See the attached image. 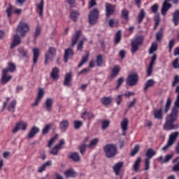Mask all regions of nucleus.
Wrapping results in <instances>:
<instances>
[{
	"label": "nucleus",
	"mask_w": 179,
	"mask_h": 179,
	"mask_svg": "<svg viewBox=\"0 0 179 179\" xmlns=\"http://www.w3.org/2000/svg\"><path fill=\"white\" fill-rule=\"evenodd\" d=\"M179 96H176V99L174 102V107L172 108L171 112L166 116V124L164 129L166 131H171L173 129H178L179 124H176L175 122L178 120V114L179 112Z\"/></svg>",
	"instance_id": "nucleus-1"
},
{
	"label": "nucleus",
	"mask_w": 179,
	"mask_h": 179,
	"mask_svg": "<svg viewBox=\"0 0 179 179\" xmlns=\"http://www.w3.org/2000/svg\"><path fill=\"white\" fill-rule=\"evenodd\" d=\"M103 152L105 154V156L108 158H113L115 156H117L118 151H117V147L115 144H106L103 147Z\"/></svg>",
	"instance_id": "nucleus-2"
},
{
	"label": "nucleus",
	"mask_w": 179,
	"mask_h": 179,
	"mask_svg": "<svg viewBox=\"0 0 179 179\" xmlns=\"http://www.w3.org/2000/svg\"><path fill=\"white\" fill-rule=\"evenodd\" d=\"M16 31L20 34L21 37H24L26 34L29 31V24L27 22L21 21Z\"/></svg>",
	"instance_id": "nucleus-3"
},
{
	"label": "nucleus",
	"mask_w": 179,
	"mask_h": 179,
	"mask_svg": "<svg viewBox=\"0 0 179 179\" xmlns=\"http://www.w3.org/2000/svg\"><path fill=\"white\" fill-rule=\"evenodd\" d=\"M144 37L143 36H138L136 37V39H134L131 43V53L135 54L136 52L138 50L139 45H142L143 43Z\"/></svg>",
	"instance_id": "nucleus-4"
},
{
	"label": "nucleus",
	"mask_w": 179,
	"mask_h": 179,
	"mask_svg": "<svg viewBox=\"0 0 179 179\" xmlns=\"http://www.w3.org/2000/svg\"><path fill=\"white\" fill-rule=\"evenodd\" d=\"M178 136H179L178 131L172 133L169 138V141L167 142L166 145H165L164 148H162V150L166 151L169 148V147L174 145Z\"/></svg>",
	"instance_id": "nucleus-5"
},
{
	"label": "nucleus",
	"mask_w": 179,
	"mask_h": 179,
	"mask_svg": "<svg viewBox=\"0 0 179 179\" xmlns=\"http://www.w3.org/2000/svg\"><path fill=\"white\" fill-rule=\"evenodd\" d=\"M99 19V10L95 8L90 11L89 15V22L91 24H95Z\"/></svg>",
	"instance_id": "nucleus-6"
},
{
	"label": "nucleus",
	"mask_w": 179,
	"mask_h": 179,
	"mask_svg": "<svg viewBox=\"0 0 179 179\" xmlns=\"http://www.w3.org/2000/svg\"><path fill=\"white\" fill-rule=\"evenodd\" d=\"M138 80V74L136 73H131L129 75L127 78V84L129 86H134L136 84Z\"/></svg>",
	"instance_id": "nucleus-7"
},
{
	"label": "nucleus",
	"mask_w": 179,
	"mask_h": 179,
	"mask_svg": "<svg viewBox=\"0 0 179 179\" xmlns=\"http://www.w3.org/2000/svg\"><path fill=\"white\" fill-rule=\"evenodd\" d=\"M56 55V49L55 48H49L48 51L45 55V64H47L50 59Z\"/></svg>",
	"instance_id": "nucleus-8"
},
{
	"label": "nucleus",
	"mask_w": 179,
	"mask_h": 179,
	"mask_svg": "<svg viewBox=\"0 0 179 179\" xmlns=\"http://www.w3.org/2000/svg\"><path fill=\"white\" fill-rule=\"evenodd\" d=\"M22 129V131H26L27 129V124L24 122H20L17 123L15 128L13 129L12 132L15 134L17 131Z\"/></svg>",
	"instance_id": "nucleus-9"
},
{
	"label": "nucleus",
	"mask_w": 179,
	"mask_h": 179,
	"mask_svg": "<svg viewBox=\"0 0 179 179\" xmlns=\"http://www.w3.org/2000/svg\"><path fill=\"white\" fill-rule=\"evenodd\" d=\"M6 70H3L2 71V78L1 80V83L2 85L8 83L11 79H13L12 75H8V73L6 72Z\"/></svg>",
	"instance_id": "nucleus-10"
},
{
	"label": "nucleus",
	"mask_w": 179,
	"mask_h": 179,
	"mask_svg": "<svg viewBox=\"0 0 179 179\" xmlns=\"http://www.w3.org/2000/svg\"><path fill=\"white\" fill-rule=\"evenodd\" d=\"M75 52H73V49L71 48H66L64 50V61L65 63H67L69 59L71 58Z\"/></svg>",
	"instance_id": "nucleus-11"
},
{
	"label": "nucleus",
	"mask_w": 179,
	"mask_h": 179,
	"mask_svg": "<svg viewBox=\"0 0 179 179\" xmlns=\"http://www.w3.org/2000/svg\"><path fill=\"white\" fill-rule=\"evenodd\" d=\"M21 43H22V38H20V35H19L18 34H16L13 36V41L10 45V49L14 48Z\"/></svg>",
	"instance_id": "nucleus-12"
},
{
	"label": "nucleus",
	"mask_w": 179,
	"mask_h": 179,
	"mask_svg": "<svg viewBox=\"0 0 179 179\" xmlns=\"http://www.w3.org/2000/svg\"><path fill=\"white\" fill-rule=\"evenodd\" d=\"M153 116L156 120H163L164 118V108L155 109L153 110Z\"/></svg>",
	"instance_id": "nucleus-13"
},
{
	"label": "nucleus",
	"mask_w": 179,
	"mask_h": 179,
	"mask_svg": "<svg viewBox=\"0 0 179 179\" xmlns=\"http://www.w3.org/2000/svg\"><path fill=\"white\" fill-rule=\"evenodd\" d=\"M44 96V90L43 88H39L38 91L37 98L34 103H32V106H36L38 105L40 101L43 99Z\"/></svg>",
	"instance_id": "nucleus-14"
},
{
	"label": "nucleus",
	"mask_w": 179,
	"mask_h": 179,
	"mask_svg": "<svg viewBox=\"0 0 179 179\" xmlns=\"http://www.w3.org/2000/svg\"><path fill=\"white\" fill-rule=\"evenodd\" d=\"M106 17H109L115 12V6H113L110 3H106Z\"/></svg>",
	"instance_id": "nucleus-15"
},
{
	"label": "nucleus",
	"mask_w": 179,
	"mask_h": 179,
	"mask_svg": "<svg viewBox=\"0 0 179 179\" xmlns=\"http://www.w3.org/2000/svg\"><path fill=\"white\" fill-rule=\"evenodd\" d=\"M171 0H165L162 8V15H165L166 12L172 7V5L169 3Z\"/></svg>",
	"instance_id": "nucleus-16"
},
{
	"label": "nucleus",
	"mask_w": 179,
	"mask_h": 179,
	"mask_svg": "<svg viewBox=\"0 0 179 179\" xmlns=\"http://www.w3.org/2000/svg\"><path fill=\"white\" fill-rule=\"evenodd\" d=\"M69 127V122L67 120H63L59 123V129L61 130L62 132H66V131L68 129Z\"/></svg>",
	"instance_id": "nucleus-17"
},
{
	"label": "nucleus",
	"mask_w": 179,
	"mask_h": 179,
	"mask_svg": "<svg viewBox=\"0 0 179 179\" xmlns=\"http://www.w3.org/2000/svg\"><path fill=\"white\" fill-rule=\"evenodd\" d=\"M39 132H40V129L37 126H34L31 129V130L28 134V138L29 139H31V138H34V136H36V135L37 134H38Z\"/></svg>",
	"instance_id": "nucleus-18"
},
{
	"label": "nucleus",
	"mask_w": 179,
	"mask_h": 179,
	"mask_svg": "<svg viewBox=\"0 0 179 179\" xmlns=\"http://www.w3.org/2000/svg\"><path fill=\"white\" fill-rule=\"evenodd\" d=\"M82 35V31L78 30L76 31L74 35H73L71 42H72V46H75L76 45L80 36Z\"/></svg>",
	"instance_id": "nucleus-19"
},
{
	"label": "nucleus",
	"mask_w": 179,
	"mask_h": 179,
	"mask_svg": "<svg viewBox=\"0 0 179 179\" xmlns=\"http://www.w3.org/2000/svg\"><path fill=\"white\" fill-rule=\"evenodd\" d=\"M129 122L128 121V120L127 118H124L123 120H122L121 123H120V127L122 131V134L124 136L126 135V131H127L128 129V123Z\"/></svg>",
	"instance_id": "nucleus-20"
},
{
	"label": "nucleus",
	"mask_w": 179,
	"mask_h": 179,
	"mask_svg": "<svg viewBox=\"0 0 179 179\" xmlns=\"http://www.w3.org/2000/svg\"><path fill=\"white\" fill-rule=\"evenodd\" d=\"M33 51V54H34V57H33V63L34 64H37L38 62V59L39 57V55H40V49L38 48H34L32 49Z\"/></svg>",
	"instance_id": "nucleus-21"
},
{
	"label": "nucleus",
	"mask_w": 179,
	"mask_h": 179,
	"mask_svg": "<svg viewBox=\"0 0 179 179\" xmlns=\"http://www.w3.org/2000/svg\"><path fill=\"white\" fill-rule=\"evenodd\" d=\"M124 166L123 162H118L117 164H115L113 166V171L116 176H119L121 171L122 168Z\"/></svg>",
	"instance_id": "nucleus-22"
},
{
	"label": "nucleus",
	"mask_w": 179,
	"mask_h": 179,
	"mask_svg": "<svg viewBox=\"0 0 179 179\" xmlns=\"http://www.w3.org/2000/svg\"><path fill=\"white\" fill-rule=\"evenodd\" d=\"M64 175L65 176L66 178H75L77 176V172L75 171V170L71 169L69 170H66L64 173Z\"/></svg>",
	"instance_id": "nucleus-23"
},
{
	"label": "nucleus",
	"mask_w": 179,
	"mask_h": 179,
	"mask_svg": "<svg viewBox=\"0 0 179 179\" xmlns=\"http://www.w3.org/2000/svg\"><path fill=\"white\" fill-rule=\"evenodd\" d=\"M36 11L38 12L39 16H43V8H44V1L41 0V3L36 4Z\"/></svg>",
	"instance_id": "nucleus-24"
},
{
	"label": "nucleus",
	"mask_w": 179,
	"mask_h": 179,
	"mask_svg": "<svg viewBox=\"0 0 179 179\" xmlns=\"http://www.w3.org/2000/svg\"><path fill=\"white\" fill-rule=\"evenodd\" d=\"M53 102L54 100L52 98H47L45 101V108L48 112H50L52 110Z\"/></svg>",
	"instance_id": "nucleus-25"
},
{
	"label": "nucleus",
	"mask_w": 179,
	"mask_h": 179,
	"mask_svg": "<svg viewBox=\"0 0 179 179\" xmlns=\"http://www.w3.org/2000/svg\"><path fill=\"white\" fill-rule=\"evenodd\" d=\"M173 22L174 26L179 24V10H176L173 13Z\"/></svg>",
	"instance_id": "nucleus-26"
},
{
	"label": "nucleus",
	"mask_w": 179,
	"mask_h": 179,
	"mask_svg": "<svg viewBox=\"0 0 179 179\" xmlns=\"http://www.w3.org/2000/svg\"><path fill=\"white\" fill-rule=\"evenodd\" d=\"M59 71L57 67L52 69L50 73V77L53 80H57V79L59 78Z\"/></svg>",
	"instance_id": "nucleus-27"
},
{
	"label": "nucleus",
	"mask_w": 179,
	"mask_h": 179,
	"mask_svg": "<svg viewBox=\"0 0 179 179\" xmlns=\"http://www.w3.org/2000/svg\"><path fill=\"white\" fill-rule=\"evenodd\" d=\"M52 164V161H48L46 163L43 164L42 166H39L38 168V172L42 173L43 171H45V168L48 166H51Z\"/></svg>",
	"instance_id": "nucleus-28"
},
{
	"label": "nucleus",
	"mask_w": 179,
	"mask_h": 179,
	"mask_svg": "<svg viewBox=\"0 0 179 179\" xmlns=\"http://www.w3.org/2000/svg\"><path fill=\"white\" fill-rule=\"evenodd\" d=\"M172 158H173V155H168L166 156V157H164L163 156H159V160L161 164H166Z\"/></svg>",
	"instance_id": "nucleus-29"
},
{
	"label": "nucleus",
	"mask_w": 179,
	"mask_h": 179,
	"mask_svg": "<svg viewBox=\"0 0 179 179\" xmlns=\"http://www.w3.org/2000/svg\"><path fill=\"white\" fill-rule=\"evenodd\" d=\"M156 155V151H154L152 148L147 150L145 152L146 159L150 160L152 157H153Z\"/></svg>",
	"instance_id": "nucleus-30"
},
{
	"label": "nucleus",
	"mask_w": 179,
	"mask_h": 179,
	"mask_svg": "<svg viewBox=\"0 0 179 179\" xmlns=\"http://www.w3.org/2000/svg\"><path fill=\"white\" fill-rule=\"evenodd\" d=\"M3 70H6V73H8V72L14 73L16 71V65L14 63L9 62L8 64V68Z\"/></svg>",
	"instance_id": "nucleus-31"
},
{
	"label": "nucleus",
	"mask_w": 179,
	"mask_h": 179,
	"mask_svg": "<svg viewBox=\"0 0 179 179\" xmlns=\"http://www.w3.org/2000/svg\"><path fill=\"white\" fill-rule=\"evenodd\" d=\"M87 61H89V52H86V54L85 56H83V58L81 59V62L78 64V68H81Z\"/></svg>",
	"instance_id": "nucleus-32"
},
{
	"label": "nucleus",
	"mask_w": 179,
	"mask_h": 179,
	"mask_svg": "<svg viewBox=\"0 0 179 179\" xmlns=\"http://www.w3.org/2000/svg\"><path fill=\"white\" fill-rule=\"evenodd\" d=\"M18 52L20 55H22L24 58H28L29 57V53L28 51L24 48H19Z\"/></svg>",
	"instance_id": "nucleus-33"
},
{
	"label": "nucleus",
	"mask_w": 179,
	"mask_h": 179,
	"mask_svg": "<svg viewBox=\"0 0 179 179\" xmlns=\"http://www.w3.org/2000/svg\"><path fill=\"white\" fill-rule=\"evenodd\" d=\"M71 80V73H66L65 75L64 85L66 86V87H69Z\"/></svg>",
	"instance_id": "nucleus-34"
},
{
	"label": "nucleus",
	"mask_w": 179,
	"mask_h": 179,
	"mask_svg": "<svg viewBox=\"0 0 179 179\" xmlns=\"http://www.w3.org/2000/svg\"><path fill=\"white\" fill-rule=\"evenodd\" d=\"M120 71V67L119 66H115L112 71L111 78H115L117 77Z\"/></svg>",
	"instance_id": "nucleus-35"
},
{
	"label": "nucleus",
	"mask_w": 179,
	"mask_h": 179,
	"mask_svg": "<svg viewBox=\"0 0 179 179\" xmlns=\"http://www.w3.org/2000/svg\"><path fill=\"white\" fill-rule=\"evenodd\" d=\"M173 164H175L172 168L173 171H179V157L173 160Z\"/></svg>",
	"instance_id": "nucleus-36"
},
{
	"label": "nucleus",
	"mask_w": 179,
	"mask_h": 179,
	"mask_svg": "<svg viewBox=\"0 0 179 179\" xmlns=\"http://www.w3.org/2000/svg\"><path fill=\"white\" fill-rule=\"evenodd\" d=\"M16 104H17V101L15 99L13 100L10 103V105L8 106V111H10L11 113H14L15 110Z\"/></svg>",
	"instance_id": "nucleus-37"
},
{
	"label": "nucleus",
	"mask_w": 179,
	"mask_h": 179,
	"mask_svg": "<svg viewBox=\"0 0 179 179\" xmlns=\"http://www.w3.org/2000/svg\"><path fill=\"white\" fill-rule=\"evenodd\" d=\"M102 104L103 106H110L112 103V98L111 97H103L101 99Z\"/></svg>",
	"instance_id": "nucleus-38"
},
{
	"label": "nucleus",
	"mask_w": 179,
	"mask_h": 179,
	"mask_svg": "<svg viewBox=\"0 0 179 179\" xmlns=\"http://www.w3.org/2000/svg\"><path fill=\"white\" fill-rule=\"evenodd\" d=\"M121 16L124 20H128L129 19V10H128L127 8H124L122 10Z\"/></svg>",
	"instance_id": "nucleus-39"
},
{
	"label": "nucleus",
	"mask_w": 179,
	"mask_h": 179,
	"mask_svg": "<svg viewBox=\"0 0 179 179\" xmlns=\"http://www.w3.org/2000/svg\"><path fill=\"white\" fill-rule=\"evenodd\" d=\"M70 158H71L74 162H80V156L78 152H73L71 153Z\"/></svg>",
	"instance_id": "nucleus-40"
},
{
	"label": "nucleus",
	"mask_w": 179,
	"mask_h": 179,
	"mask_svg": "<svg viewBox=\"0 0 179 179\" xmlns=\"http://www.w3.org/2000/svg\"><path fill=\"white\" fill-rule=\"evenodd\" d=\"M155 85V81L152 79L148 80L145 85L144 91L146 92L148 88L152 87Z\"/></svg>",
	"instance_id": "nucleus-41"
},
{
	"label": "nucleus",
	"mask_w": 179,
	"mask_h": 179,
	"mask_svg": "<svg viewBox=\"0 0 179 179\" xmlns=\"http://www.w3.org/2000/svg\"><path fill=\"white\" fill-rule=\"evenodd\" d=\"M172 104V99L171 98H167V101L166 103V106H165V109H164V113L166 114L168 113L169 109H170V106H171Z\"/></svg>",
	"instance_id": "nucleus-42"
},
{
	"label": "nucleus",
	"mask_w": 179,
	"mask_h": 179,
	"mask_svg": "<svg viewBox=\"0 0 179 179\" xmlns=\"http://www.w3.org/2000/svg\"><path fill=\"white\" fill-rule=\"evenodd\" d=\"M158 50V44L157 43H153L150 48L149 54H153L155 52L157 51Z\"/></svg>",
	"instance_id": "nucleus-43"
},
{
	"label": "nucleus",
	"mask_w": 179,
	"mask_h": 179,
	"mask_svg": "<svg viewBox=\"0 0 179 179\" xmlns=\"http://www.w3.org/2000/svg\"><path fill=\"white\" fill-rule=\"evenodd\" d=\"M80 16V13L78 11L73 10L71 13V18L74 21L76 22L77 19Z\"/></svg>",
	"instance_id": "nucleus-44"
},
{
	"label": "nucleus",
	"mask_w": 179,
	"mask_h": 179,
	"mask_svg": "<svg viewBox=\"0 0 179 179\" xmlns=\"http://www.w3.org/2000/svg\"><path fill=\"white\" fill-rule=\"evenodd\" d=\"M141 159L138 158V159L136 160V162H134V164L133 165V169H134V171H136V172L138 171V169H139V166L141 164Z\"/></svg>",
	"instance_id": "nucleus-45"
},
{
	"label": "nucleus",
	"mask_w": 179,
	"mask_h": 179,
	"mask_svg": "<svg viewBox=\"0 0 179 179\" xmlns=\"http://www.w3.org/2000/svg\"><path fill=\"white\" fill-rule=\"evenodd\" d=\"M99 143V138L92 139L90 144L87 145V148H92V147H95Z\"/></svg>",
	"instance_id": "nucleus-46"
},
{
	"label": "nucleus",
	"mask_w": 179,
	"mask_h": 179,
	"mask_svg": "<svg viewBox=\"0 0 179 179\" xmlns=\"http://www.w3.org/2000/svg\"><path fill=\"white\" fill-rule=\"evenodd\" d=\"M85 41H87L86 38H83V39H81V41H80L79 43L78 44V46H77V50L82 52L83 48V44H84Z\"/></svg>",
	"instance_id": "nucleus-47"
},
{
	"label": "nucleus",
	"mask_w": 179,
	"mask_h": 179,
	"mask_svg": "<svg viewBox=\"0 0 179 179\" xmlns=\"http://www.w3.org/2000/svg\"><path fill=\"white\" fill-rule=\"evenodd\" d=\"M176 44V39L172 38L169 43V52L171 53L172 50Z\"/></svg>",
	"instance_id": "nucleus-48"
},
{
	"label": "nucleus",
	"mask_w": 179,
	"mask_h": 179,
	"mask_svg": "<svg viewBox=\"0 0 179 179\" xmlns=\"http://www.w3.org/2000/svg\"><path fill=\"white\" fill-rule=\"evenodd\" d=\"M96 63L98 66H101L103 64V56L99 55L96 59Z\"/></svg>",
	"instance_id": "nucleus-49"
},
{
	"label": "nucleus",
	"mask_w": 179,
	"mask_h": 179,
	"mask_svg": "<svg viewBox=\"0 0 179 179\" xmlns=\"http://www.w3.org/2000/svg\"><path fill=\"white\" fill-rule=\"evenodd\" d=\"M85 115H88V120H92V118H94V114L90 112H83V115H81V118H84Z\"/></svg>",
	"instance_id": "nucleus-50"
},
{
	"label": "nucleus",
	"mask_w": 179,
	"mask_h": 179,
	"mask_svg": "<svg viewBox=\"0 0 179 179\" xmlns=\"http://www.w3.org/2000/svg\"><path fill=\"white\" fill-rule=\"evenodd\" d=\"M65 145V141L64 139H61L59 141V143L55 145V147L59 150H62L64 148V146Z\"/></svg>",
	"instance_id": "nucleus-51"
},
{
	"label": "nucleus",
	"mask_w": 179,
	"mask_h": 179,
	"mask_svg": "<svg viewBox=\"0 0 179 179\" xmlns=\"http://www.w3.org/2000/svg\"><path fill=\"white\" fill-rule=\"evenodd\" d=\"M145 16V10H141L140 14L138 15V23H141L142 21H143V18Z\"/></svg>",
	"instance_id": "nucleus-52"
},
{
	"label": "nucleus",
	"mask_w": 179,
	"mask_h": 179,
	"mask_svg": "<svg viewBox=\"0 0 179 179\" xmlns=\"http://www.w3.org/2000/svg\"><path fill=\"white\" fill-rule=\"evenodd\" d=\"M52 124H46L45 127L43 129V134H46L49 132L50 129L52 128Z\"/></svg>",
	"instance_id": "nucleus-53"
},
{
	"label": "nucleus",
	"mask_w": 179,
	"mask_h": 179,
	"mask_svg": "<svg viewBox=\"0 0 179 179\" xmlns=\"http://www.w3.org/2000/svg\"><path fill=\"white\" fill-rule=\"evenodd\" d=\"M121 41V31H118L115 37V43L116 44L119 43Z\"/></svg>",
	"instance_id": "nucleus-54"
},
{
	"label": "nucleus",
	"mask_w": 179,
	"mask_h": 179,
	"mask_svg": "<svg viewBox=\"0 0 179 179\" xmlns=\"http://www.w3.org/2000/svg\"><path fill=\"white\" fill-rule=\"evenodd\" d=\"M139 149H140V146L138 145H136L132 150V151L131 152V156L134 157L138 153Z\"/></svg>",
	"instance_id": "nucleus-55"
},
{
	"label": "nucleus",
	"mask_w": 179,
	"mask_h": 179,
	"mask_svg": "<svg viewBox=\"0 0 179 179\" xmlns=\"http://www.w3.org/2000/svg\"><path fill=\"white\" fill-rule=\"evenodd\" d=\"M119 24V21L117 20H110L109 21V26L110 27H117Z\"/></svg>",
	"instance_id": "nucleus-56"
},
{
	"label": "nucleus",
	"mask_w": 179,
	"mask_h": 179,
	"mask_svg": "<svg viewBox=\"0 0 179 179\" xmlns=\"http://www.w3.org/2000/svg\"><path fill=\"white\" fill-rule=\"evenodd\" d=\"M83 125V122L81 121L76 120L74 121V128L75 129H79Z\"/></svg>",
	"instance_id": "nucleus-57"
},
{
	"label": "nucleus",
	"mask_w": 179,
	"mask_h": 179,
	"mask_svg": "<svg viewBox=\"0 0 179 179\" xmlns=\"http://www.w3.org/2000/svg\"><path fill=\"white\" fill-rule=\"evenodd\" d=\"M163 37V31L160 30L156 35V40L157 41H161Z\"/></svg>",
	"instance_id": "nucleus-58"
},
{
	"label": "nucleus",
	"mask_w": 179,
	"mask_h": 179,
	"mask_svg": "<svg viewBox=\"0 0 179 179\" xmlns=\"http://www.w3.org/2000/svg\"><path fill=\"white\" fill-rule=\"evenodd\" d=\"M178 83H179V76L176 75L174 76V79H173V81L172 83V86L176 87L177 85V84H178Z\"/></svg>",
	"instance_id": "nucleus-59"
},
{
	"label": "nucleus",
	"mask_w": 179,
	"mask_h": 179,
	"mask_svg": "<svg viewBox=\"0 0 179 179\" xmlns=\"http://www.w3.org/2000/svg\"><path fill=\"white\" fill-rule=\"evenodd\" d=\"M153 65H150L148 66V68L147 69V76L148 77H150L152 76V68H153Z\"/></svg>",
	"instance_id": "nucleus-60"
},
{
	"label": "nucleus",
	"mask_w": 179,
	"mask_h": 179,
	"mask_svg": "<svg viewBox=\"0 0 179 179\" xmlns=\"http://www.w3.org/2000/svg\"><path fill=\"white\" fill-rule=\"evenodd\" d=\"M87 148V145H81V146H79V151L80 152H81V155H84V153L85 152V149Z\"/></svg>",
	"instance_id": "nucleus-61"
},
{
	"label": "nucleus",
	"mask_w": 179,
	"mask_h": 179,
	"mask_svg": "<svg viewBox=\"0 0 179 179\" xmlns=\"http://www.w3.org/2000/svg\"><path fill=\"white\" fill-rule=\"evenodd\" d=\"M109 124H110L109 121H106V120L103 121L102 122V129L106 130L108 127Z\"/></svg>",
	"instance_id": "nucleus-62"
},
{
	"label": "nucleus",
	"mask_w": 179,
	"mask_h": 179,
	"mask_svg": "<svg viewBox=\"0 0 179 179\" xmlns=\"http://www.w3.org/2000/svg\"><path fill=\"white\" fill-rule=\"evenodd\" d=\"M151 10L153 13H157L159 10V5L158 4H155L152 6Z\"/></svg>",
	"instance_id": "nucleus-63"
},
{
	"label": "nucleus",
	"mask_w": 179,
	"mask_h": 179,
	"mask_svg": "<svg viewBox=\"0 0 179 179\" xmlns=\"http://www.w3.org/2000/svg\"><path fill=\"white\" fill-rule=\"evenodd\" d=\"M179 58H176L175 60L173 62V66L174 69H179Z\"/></svg>",
	"instance_id": "nucleus-64"
}]
</instances>
